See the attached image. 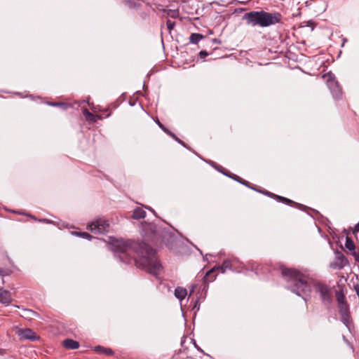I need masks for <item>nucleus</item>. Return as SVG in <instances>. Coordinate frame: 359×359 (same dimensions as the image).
I'll list each match as a JSON object with an SVG mask.
<instances>
[{"label": "nucleus", "mask_w": 359, "mask_h": 359, "mask_svg": "<svg viewBox=\"0 0 359 359\" xmlns=\"http://www.w3.org/2000/svg\"><path fill=\"white\" fill-rule=\"evenodd\" d=\"M112 248L116 256L122 262L130 264L134 261L137 267L156 277L163 269L156 251L145 243L120 239L113 242Z\"/></svg>", "instance_id": "f257e3e1"}, {"label": "nucleus", "mask_w": 359, "mask_h": 359, "mask_svg": "<svg viewBox=\"0 0 359 359\" xmlns=\"http://www.w3.org/2000/svg\"><path fill=\"white\" fill-rule=\"evenodd\" d=\"M282 274L286 287L306 301L311 292L308 276L299 270L286 268L282 269Z\"/></svg>", "instance_id": "f03ea898"}, {"label": "nucleus", "mask_w": 359, "mask_h": 359, "mask_svg": "<svg viewBox=\"0 0 359 359\" xmlns=\"http://www.w3.org/2000/svg\"><path fill=\"white\" fill-rule=\"evenodd\" d=\"M243 19L246 20L248 25L253 27L259 25L266 27L280 23L282 20V15L278 12L250 11L245 13Z\"/></svg>", "instance_id": "7ed1b4c3"}, {"label": "nucleus", "mask_w": 359, "mask_h": 359, "mask_svg": "<svg viewBox=\"0 0 359 359\" xmlns=\"http://www.w3.org/2000/svg\"><path fill=\"white\" fill-rule=\"evenodd\" d=\"M109 223L102 217H97L90 222L87 226V229L93 233H104L108 232Z\"/></svg>", "instance_id": "20e7f679"}, {"label": "nucleus", "mask_w": 359, "mask_h": 359, "mask_svg": "<svg viewBox=\"0 0 359 359\" xmlns=\"http://www.w3.org/2000/svg\"><path fill=\"white\" fill-rule=\"evenodd\" d=\"M314 288L316 292L320 295L323 303L329 305L332 302V296L331 288L323 283H317L314 284Z\"/></svg>", "instance_id": "39448f33"}, {"label": "nucleus", "mask_w": 359, "mask_h": 359, "mask_svg": "<svg viewBox=\"0 0 359 359\" xmlns=\"http://www.w3.org/2000/svg\"><path fill=\"white\" fill-rule=\"evenodd\" d=\"M327 84L334 99H340L342 97V90L337 81L332 74H329L327 76Z\"/></svg>", "instance_id": "423d86ee"}, {"label": "nucleus", "mask_w": 359, "mask_h": 359, "mask_svg": "<svg viewBox=\"0 0 359 359\" xmlns=\"http://www.w3.org/2000/svg\"><path fill=\"white\" fill-rule=\"evenodd\" d=\"M341 321L346 327L350 329V312L349 306L347 302L338 305Z\"/></svg>", "instance_id": "0eeeda50"}, {"label": "nucleus", "mask_w": 359, "mask_h": 359, "mask_svg": "<svg viewBox=\"0 0 359 359\" xmlns=\"http://www.w3.org/2000/svg\"><path fill=\"white\" fill-rule=\"evenodd\" d=\"M347 264H348V261L346 257L341 252H337L334 262L331 264V266L334 269H341Z\"/></svg>", "instance_id": "6e6552de"}, {"label": "nucleus", "mask_w": 359, "mask_h": 359, "mask_svg": "<svg viewBox=\"0 0 359 359\" xmlns=\"http://www.w3.org/2000/svg\"><path fill=\"white\" fill-rule=\"evenodd\" d=\"M19 336L22 339H29L34 341L37 339L36 333L29 328L20 330Z\"/></svg>", "instance_id": "1a4fd4ad"}, {"label": "nucleus", "mask_w": 359, "mask_h": 359, "mask_svg": "<svg viewBox=\"0 0 359 359\" xmlns=\"http://www.w3.org/2000/svg\"><path fill=\"white\" fill-rule=\"evenodd\" d=\"M12 302L11 294L8 290L0 287V303L8 305Z\"/></svg>", "instance_id": "9d476101"}, {"label": "nucleus", "mask_w": 359, "mask_h": 359, "mask_svg": "<svg viewBox=\"0 0 359 359\" xmlns=\"http://www.w3.org/2000/svg\"><path fill=\"white\" fill-rule=\"evenodd\" d=\"M156 123L166 134L172 137L179 144H182L184 147H186L185 143L183 141L179 139L172 132H171L170 130L165 128L158 120L156 121Z\"/></svg>", "instance_id": "9b49d317"}, {"label": "nucleus", "mask_w": 359, "mask_h": 359, "mask_svg": "<svg viewBox=\"0 0 359 359\" xmlns=\"http://www.w3.org/2000/svg\"><path fill=\"white\" fill-rule=\"evenodd\" d=\"M263 193L264 194L268 195V196H271V197L278 200V201L282 202V203H285V204H291V203H293V201H291L289 198H285L283 196L276 195V194H274L273 193H271V192H269L268 191H263Z\"/></svg>", "instance_id": "f8f14e48"}, {"label": "nucleus", "mask_w": 359, "mask_h": 359, "mask_svg": "<svg viewBox=\"0 0 359 359\" xmlns=\"http://www.w3.org/2000/svg\"><path fill=\"white\" fill-rule=\"evenodd\" d=\"M62 344L67 349H76L79 347V342L71 339L64 340Z\"/></svg>", "instance_id": "ddd939ff"}, {"label": "nucleus", "mask_w": 359, "mask_h": 359, "mask_svg": "<svg viewBox=\"0 0 359 359\" xmlns=\"http://www.w3.org/2000/svg\"><path fill=\"white\" fill-rule=\"evenodd\" d=\"M187 295V291L185 288L177 287L175 290V297L180 301L183 300Z\"/></svg>", "instance_id": "4468645a"}, {"label": "nucleus", "mask_w": 359, "mask_h": 359, "mask_svg": "<svg viewBox=\"0 0 359 359\" xmlns=\"http://www.w3.org/2000/svg\"><path fill=\"white\" fill-rule=\"evenodd\" d=\"M146 217V212L142 208H136L133 212V218L135 219H143Z\"/></svg>", "instance_id": "2eb2a0df"}, {"label": "nucleus", "mask_w": 359, "mask_h": 359, "mask_svg": "<svg viewBox=\"0 0 359 359\" xmlns=\"http://www.w3.org/2000/svg\"><path fill=\"white\" fill-rule=\"evenodd\" d=\"M175 240V236L170 232L164 231L163 235V241L167 246H169L170 243Z\"/></svg>", "instance_id": "dca6fc26"}, {"label": "nucleus", "mask_w": 359, "mask_h": 359, "mask_svg": "<svg viewBox=\"0 0 359 359\" xmlns=\"http://www.w3.org/2000/svg\"><path fill=\"white\" fill-rule=\"evenodd\" d=\"M83 114L86 116L87 120L91 121L93 122H96L97 118H100V116L94 115L93 114L90 112L86 108H84L83 109Z\"/></svg>", "instance_id": "f3484780"}, {"label": "nucleus", "mask_w": 359, "mask_h": 359, "mask_svg": "<svg viewBox=\"0 0 359 359\" xmlns=\"http://www.w3.org/2000/svg\"><path fill=\"white\" fill-rule=\"evenodd\" d=\"M95 351L99 352V353H104L107 355H112L114 354V352L110 348H104L102 346H97L95 347Z\"/></svg>", "instance_id": "a211bd4d"}, {"label": "nucleus", "mask_w": 359, "mask_h": 359, "mask_svg": "<svg viewBox=\"0 0 359 359\" xmlns=\"http://www.w3.org/2000/svg\"><path fill=\"white\" fill-rule=\"evenodd\" d=\"M203 36L198 33H193L189 37L190 42L193 44H197L202 39Z\"/></svg>", "instance_id": "6ab92c4d"}, {"label": "nucleus", "mask_w": 359, "mask_h": 359, "mask_svg": "<svg viewBox=\"0 0 359 359\" xmlns=\"http://www.w3.org/2000/svg\"><path fill=\"white\" fill-rule=\"evenodd\" d=\"M231 261L230 259H226L223 262L222 266H218V269L221 270L222 273H224L226 269H231Z\"/></svg>", "instance_id": "aec40b11"}, {"label": "nucleus", "mask_w": 359, "mask_h": 359, "mask_svg": "<svg viewBox=\"0 0 359 359\" xmlns=\"http://www.w3.org/2000/svg\"><path fill=\"white\" fill-rule=\"evenodd\" d=\"M161 11L172 18H177L179 16V11L177 10L162 9Z\"/></svg>", "instance_id": "412c9836"}, {"label": "nucleus", "mask_w": 359, "mask_h": 359, "mask_svg": "<svg viewBox=\"0 0 359 359\" xmlns=\"http://www.w3.org/2000/svg\"><path fill=\"white\" fill-rule=\"evenodd\" d=\"M345 247L351 252L355 250V246L354 242L351 238L346 237Z\"/></svg>", "instance_id": "4be33fe9"}, {"label": "nucleus", "mask_w": 359, "mask_h": 359, "mask_svg": "<svg viewBox=\"0 0 359 359\" xmlns=\"http://www.w3.org/2000/svg\"><path fill=\"white\" fill-rule=\"evenodd\" d=\"M336 298L338 302V305L346 303L345 296L341 292H336Z\"/></svg>", "instance_id": "5701e85b"}, {"label": "nucleus", "mask_w": 359, "mask_h": 359, "mask_svg": "<svg viewBox=\"0 0 359 359\" xmlns=\"http://www.w3.org/2000/svg\"><path fill=\"white\" fill-rule=\"evenodd\" d=\"M72 234L76 235L77 236H80L83 238H86L88 240H90L92 238V236L87 232L73 231V232H72Z\"/></svg>", "instance_id": "b1692460"}, {"label": "nucleus", "mask_w": 359, "mask_h": 359, "mask_svg": "<svg viewBox=\"0 0 359 359\" xmlns=\"http://www.w3.org/2000/svg\"><path fill=\"white\" fill-rule=\"evenodd\" d=\"M24 312H25L24 316L26 318H32L33 316H38V314L36 312H34V311L30 310V309H24Z\"/></svg>", "instance_id": "393cba45"}, {"label": "nucleus", "mask_w": 359, "mask_h": 359, "mask_svg": "<svg viewBox=\"0 0 359 359\" xmlns=\"http://www.w3.org/2000/svg\"><path fill=\"white\" fill-rule=\"evenodd\" d=\"M166 25H167L168 29L170 32L171 30H172L174 29V27L175 26V22L171 21L170 20H168L166 21Z\"/></svg>", "instance_id": "a878e982"}, {"label": "nucleus", "mask_w": 359, "mask_h": 359, "mask_svg": "<svg viewBox=\"0 0 359 359\" xmlns=\"http://www.w3.org/2000/svg\"><path fill=\"white\" fill-rule=\"evenodd\" d=\"M49 104L54 107H62L63 109H66L67 107V104L64 102H51Z\"/></svg>", "instance_id": "bb28decb"}, {"label": "nucleus", "mask_w": 359, "mask_h": 359, "mask_svg": "<svg viewBox=\"0 0 359 359\" xmlns=\"http://www.w3.org/2000/svg\"><path fill=\"white\" fill-rule=\"evenodd\" d=\"M233 179H234L235 180L239 182L240 183L243 184H245L246 186H248V182L245 181V180H243V179H241L240 177L237 176V175H235L233 177H231Z\"/></svg>", "instance_id": "cd10ccee"}, {"label": "nucleus", "mask_w": 359, "mask_h": 359, "mask_svg": "<svg viewBox=\"0 0 359 359\" xmlns=\"http://www.w3.org/2000/svg\"><path fill=\"white\" fill-rule=\"evenodd\" d=\"M352 255L354 257V259L355 262H359V254L355 252V250H353L351 252Z\"/></svg>", "instance_id": "c85d7f7f"}, {"label": "nucleus", "mask_w": 359, "mask_h": 359, "mask_svg": "<svg viewBox=\"0 0 359 359\" xmlns=\"http://www.w3.org/2000/svg\"><path fill=\"white\" fill-rule=\"evenodd\" d=\"M207 55H208V53H207V51L205 50H201L200 53H199V56L201 59H203L205 58Z\"/></svg>", "instance_id": "c756f323"}, {"label": "nucleus", "mask_w": 359, "mask_h": 359, "mask_svg": "<svg viewBox=\"0 0 359 359\" xmlns=\"http://www.w3.org/2000/svg\"><path fill=\"white\" fill-rule=\"evenodd\" d=\"M306 26L311 27L312 29H313V27H314V22L313 21H311V20L308 21V22H306Z\"/></svg>", "instance_id": "7c9ffc66"}, {"label": "nucleus", "mask_w": 359, "mask_h": 359, "mask_svg": "<svg viewBox=\"0 0 359 359\" xmlns=\"http://www.w3.org/2000/svg\"><path fill=\"white\" fill-rule=\"evenodd\" d=\"M357 232H359V222L355 225L354 226V230H353V233H357Z\"/></svg>", "instance_id": "2f4dec72"}, {"label": "nucleus", "mask_w": 359, "mask_h": 359, "mask_svg": "<svg viewBox=\"0 0 359 359\" xmlns=\"http://www.w3.org/2000/svg\"><path fill=\"white\" fill-rule=\"evenodd\" d=\"M0 275L2 276H5L8 275V273L5 271L4 269L0 268Z\"/></svg>", "instance_id": "473e14b6"}, {"label": "nucleus", "mask_w": 359, "mask_h": 359, "mask_svg": "<svg viewBox=\"0 0 359 359\" xmlns=\"http://www.w3.org/2000/svg\"><path fill=\"white\" fill-rule=\"evenodd\" d=\"M196 287V285H191V289L190 290V294H189V296L194 292V290H195V288Z\"/></svg>", "instance_id": "72a5a7b5"}, {"label": "nucleus", "mask_w": 359, "mask_h": 359, "mask_svg": "<svg viewBox=\"0 0 359 359\" xmlns=\"http://www.w3.org/2000/svg\"><path fill=\"white\" fill-rule=\"evenodd\" d=\"M40 222H44V223H47V224H49V223H51L52 222L50 221L49 219H41Z\"/></svg>", "instance_id": "f704fd0d"}, {"label": "nucleus", "mask_w": 359, "mask_h": 359, "mask_svg": "<svg viewBox=\"0 0 359 359\" xmlns=\"http://www.w3.org/2000/svg\"><path fill=\"white\" fill-rule=\"evenodd\" d=\"M194 346L196 347V348L197 350H199V351H202V350L199 348V346H198V345L196 344V341H194Z\"/></svg>", "instance_id": "c9c22d12"}, {"label": "nucleus", "mask_w": 359, "mask_h": 359, "mask_svg": "<svg viewBox=\"0 0 359 359\" xmlns=\"http://www.w3.org/2000/svg\"><path fill=\"white\" fill-rule=\"evenodd\" d=\"M197 305H198V301H197V300H196V301H195V305H194V309H197V310H198V309H199V307H197Z\"/></svg>", "instance_id": "e433bc0d"}, {"label": "nucleus", "mask_w": 359, "mask_h": 359, "mask_svg": "<svg viewBox=\"0 0 359 359\" xmlns=\"http://www.w3.org/2000/svg\"><path fill=\"white\" fill-rule=\"evenodd\" d=\"M214 270H215V268L212 269H211V270H210L208 272H207L206 275L208 276V274H210V273H212Z\"/></svg>", "instance_id": "4c0bfd02"}, {"label": "nucleus", "mask_w": 359, "mask_h": 359, "mask_svg": "<svg viewBox=\"0 0 359 359\" xmlns=\"http://www.w3.org/2000/svg\"><path fill=\"white\" fill-rule=\"evenodd\" d=\"M146 208L148 209L149 210H151V212H154V210L151 209V208L146 207Z\"/></svg>", "instance_id": "58836bf2"}, {"label": "nucleus", "mask_w": 359, "mask_h": 359, "mask_svg": "<svg viewBox=\"0 0 359 359\" xmlns=\"http://www.w3.org/2000/svg\"><path fill=\"white\" fill-rule=\"evenodd\" d=\"M129 6H136V4H134L133 5V4H129Z\"/></svg>", "instance_id": "ea45409f"}]
</instances>
